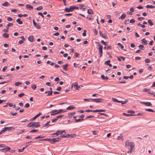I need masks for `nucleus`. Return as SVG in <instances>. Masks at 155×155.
Masks as SVG:
<instances>
[{
    "instance_id": "cd10ccee",
    "label": "nucleus",
    "mask_w": 155,
    "mask_h": 155,
    "mask_svg": "<svg viewBox=\"0 0 155 155\" xmlns=\"http://www.w3.org/2000/svg\"><path fill=\"white\" fill-rule=\"evenodd\" d=\"M4 149L5 150V152L7 151L10 150H11V148L9 147H7L4 148Z\"/></svg>"
},
{
    "instance_id": "9b49d317",
    "label": "nucleus",
    "mask_w": 155,
    "mask_h": 155,
    "mask_svg": "<svg viewBox=\"0 0 155 155\" xmlns=\"http://www.w3.org/2000/svg\"><path fill=\"white\" fill-rule=\"evenodd\" d=\"M26 7L27 9H29L30 10H32L33 8V7L29 4L26 5Z\"/></svg>"
},
{
    "instance_id": "473e14b6",
    "label": "nucleus",
    "mask_w": 155,
    "mask_h": 155,
    "mask_svg": "<svg viewBox=\"0 0 155 155\" xmlns=\"http://www.w3.org/2000/svg\"><path fill=\"white\" fill-rule=\"evenodd\" d=\"M68 64H66L64 65L63 66V69L65 71L67 70V67H68Z\"/></svg>"
},
{
    "instance_id": "680f3d73",
    "label": "nucleus",
    "mask_w": 155,
    "mask_h": 155,
    "mask_svg": "<svg viewBox=\"0 0 155 155\" xmlns=\"http://www.w3.org/2000/svg\"><path fill=\"white\" fill-rule=\"evenodd\" d=\"M13 25V24L12 23H8V24H7V26H8V27H10L11 26H12Z\"/></svg>"
},
{
    "instance_id": "a878e982",
    "label": "nucleus",
    "mask_w": 155,
    "mask_h": 155,
    "mask_svg": "<svg viewBox=\"0 0 155 155\" xmlns=\"http://www.w3.org/2000/svg\"><path fill=\"white\" fill-rule=\"evenodd\" d=\"M112 100L114 102H117L118 103H120V101L118 100L117 99L115 98H112Z\"/></svg>"
},
{
    "instance_id": "aec40b11",
    "label": "nucleus",
    "mask_w": 155,
    "mask_h": 155,
    "mask_svg": "<svg viewBox=\"0 0 155 155\" xmlns=\"http://www.w3.org/2000/svg\"><path fill=\"white\" fill-rule=\"evenodd\" d=\"M34 26L38 29H40L41 28V27L38 23H37Z\"/></svg>"
},
{
    "instance_id": "69168bd1",
    "label": "nucleus",
    "mask_w": 155,
    "mask_h": 155,
    "mask_svg": "<svg viewBox=\"0 0 155 155\" xmlns=\"http://www.w3.org/2000/svg\"><path fill=\"white\" fill-rule=\"evenodd\" d=\"M143 19H144V18L143 17H141L138 18V21H140L143 20Z\"/></svg>"
},
{
    "instance_id": "f03ea898",
    "label": "nucleus",
    "mask_w": 155,
    "mask_h": 155,
    "mask_svg": "<svg viewBox=\"0 0 155 155\" xmlns=\"http://www.w3.org/2000/svg\"><path fill=\"white\" fill-rule=\"evenodd\" d=\"M39 122H31L29 124H28L27 126L28 127H31L33 126L34 128H36L38 127H39L40 125L39 124Z\"/></svg>"
},
{
    "instance_id": "864d4df0",
    "label": "nucleus",
    "mask_w": 155,
    "mask_h": 155,
    "mask_svg": "<svg viewBox=\"0 0 155 155\" xmlns=\"http://www.w3.org/2000/svg\"><path fill=\"white\" fill-rule=\"evenodd\" d=\"M143 91H145V92H149V91H150V90L149 89H147V88H144L143 90Z\"/></svg>"
},
{
    "instance_id": "a18cd8bd",
    "label": "nucleus",
    "mask_w": 155,
    "mask_h": 155,
    "mask_svg": "<svg viewBox=\"0 0 155 155\" xmlns=\"http://www.w3.org/2000/svg\"><path fill=\"white\" fill-rule=\"evenodd\" d=\"M127 113H128L134 114V111L132 110H128L127 111Z\"/></svg>"
},
{
    "instance_id": "6e6552de",
    "label": "nucleus",
    "mask_w": 155,
    "mask_h": 155,
    "mask_svg": "<svg viewBox=\"0 0 155 155\" xmlns=\"http://www.w3.org/2000/svg\"><path fill=\"white\" fill-rule=\"evenodd\" d=\"M74 10V8L72 7V6H71L68 8H66L64 9V11L69 12H72Z\"/></svg>"
},
{
    "instance_id": "ddd939ff",
    "label": "nucleus",
    "mask_w": 155,
    "mask_h": 155,
    "mask_svg": "<svg viewBox=\"0 0 155 155\" xmlns=\"http://www.w3.org/2000/svg\"><path fill=\"white\" fill-rule=\"evenodd\" d=\"M76 83V84H74V85H73L74 83L72 84L71 87H72L73 86H74V87H76V89L77 90H78L80 88V86L79 85H78L77 83Z\"/></svg>"
},
{
    "instance_id": "9d476101",
    "label": "nucleus",
    "mask_w": 155,
    "mask_h": 155,
    "mask_svg": "<svg viewBox=\"0 0 155 155\" xmlns=\"http://www.w3.org/2000/svg\"><path fill=\"white\" fill-rule=\"evenodd\" d=\"M99 33H100V36H101L102 38H107V35L106 34L104 33V34H102V32L101 31H99Z\"/></svg>"
},
{
    "instance_id": "2f4dec72",
    "label": "nucleus",
    "mask_w": 155,
    "mask_h": 155,
    "mask_svg": "<svg viewBox=\"0 0 155 155\" xmlns=\"http://www.w3.org/2000/svg\"><path fill=\"white\" fill-rule=\"evenodd\" d=\"M43 9V7L41 6H39L36 8V9L37 10H40Z\"/></svg>"
},
{
    "instance_id": "4be33fe9",
    "label": "nucleus",
    "mask_w": 155,
    "mask_h": 155,
    "mask_svg": "<svg viewBox=\"0 0 155 155\" xmlns=\"http://www.w3.org/2000/svg\"><path fill=\"white\" fill-rule=\"evenodd\" d=\"M16 22H17L19 24H22L23 23L22 21H21L20 18H18L16 20Z\"/></svg>"
},
{
    "instance_id": "b1692460",
    "label": "nucleus",
    "mask_w": 155,
    "mask_h": 155,
    "mask_svg": "<svg viewBox=\"0 0 155 155\" xmlns=\"http://www.w3.org/2000/svg\"><path fill=\"white\" fill-rule=\"evenodd\" d=\"M123 115L127 116H136L135 114H127L125 113H123Z\"/></svg>"
},
{
    "instance_id": "dca6fc26",
    "label": "nucleus",
    "mask_w": 155,
    "mask_h": 155,
    "mask_svg": "<svg viewBox=\"0 0 155 155\" xmlns=\"http://www.w3.org/2000/svg\"><path fill=\"white\" fill-rule=\"evenodd\" d=\"M142 43L144 45H147V40L145 38H143L142 39Z\"/></svg>"
},
{
    "instance_id": "72a5a7b5",
    "label": "nucleus",
    "mask_w": 155,
    "mask_h": 155,
    "mask_svg": "<svg viewBox=\"0 0 155 155\" xmlns=\"http://www.w3.org/2000/svg\"><path fill=\"white\" fill-rule=\"evenodd\" d=\"M117 45L118 46H120V48L122 49H123L124 48V46L122 45L120 43H118Z\"/></svg>"
},
{
    "instance_id": "79ce46f5",
    "label": "nucleus",
    "mask_w": 155,
    "mask_h": 155,
    "mask_svg": "<svg viewBox=\"0 0 155 155\" xmlns=\"http://www.w3.org/2000/svg\"><path fill=\"white\" fill-rule=\"evenodd\" d=\"M25 95V94L24 93H21V94H19L18 95V96L19 97H21L24 96Z\"/></svg>"
},
{
    "instance_id": "3c124183",
    "label": "nucleus",
    "mask_w": 155,
    "mask_h": 155,
    "mask_svg": "<svg viewBox=\"0 0 155 155\" xmlns=\"http://www.w3.org/2000/svg\"><path fill=\"white\" fill-rule=\"evenodd\" d=\"M135 21L134 19H132L130 20V23H134Z\"/></svg>"
},
{
    "instance_id": "1a4fd4ad",
    "label": "nucleus",
    "mask_w": 155,
    "mask_h": 155,
    "mask_svg": "<svg viewBox=\"0 0 155 155\" xmlns=\"http://www.w3.org/2000/svg\"><path fill=\"white\" fill-rule=\"evenodd\" d=\"M140 103L141 104H144L145 105L147 106H151V104L150 102H142L141 101L140 102Z\"/></svg>"
},
{
    "instance_id": "bb28decb",
    "label": "nucleus",
    "mask_w": 155,
    "mask_h": 155,
    "mask_svg": "<svg viewBox=\"0 0 155 155\" xmlns=\"http://www.w3.org/2000/svg\"><path fill=\"white\" fill-rule=\"evenodd\" d=\"M139 47L140 49L142 50H144L145 49L144 46L143 45H140L139 46Z\"/></svg>"
},
{
    "instance_id": "58836bf2",
    "label": "nucleus",
    "mask_w": 155,
    "mask_h": 155,
    "mask_svg": "<svg viewBox=\"0 0 155 155\" xmlns=\"http://www.w3.org/2000/svg\"><path fill=\"white\" fill-rule=\"evenodd\" d=\"M145 62L146 63H149L150 62V60L148 58H146L145 59Z\"/></svg>"
},
{
    "instance_id": "09e8293b",
    "label": "nucleus",
    "mask_w": 155,
    "mask_h": 155,
    "mask_svg": "<svg viewBox=\"0 0 155 155\" xmlns=\"http://www.w3.org/2000/svg\"><path fill=\"white\" fill-rule=\"evenodd\" d=\"M86 31L85 30H84V32L82 34V35L83 36H86Z\"/></svg>"
},
{
    "instance_id": "f8f14e48",
    "label": "nucleus",
    "mask_w": 155,
    "mask_h": 155,
    "mask_svg": "<svg viewBox=\"0 0 155 155\" xmlns=\"http://www.w3.org/2000/svg\"><path fill=\"white\" fill-rule=\"evenodd\" d=\"M52 92H53L52 91H46L45 92V93L46 94H48L47 95V96H48L51 95L52 94Z\"/></svg>"
},
{
    "instance_id": "f257e3e1",
    "label": "nucleus",
    "mask_w": 155,
    "mask_h": 155,
    "mask_svg": "<svg viewBox=\"0 0 155 155\" xmlns=\"http://www.w3.org/2000/svg\"><path fill=\"white\" fill-rule=\"evenodd\" d=\"M125 146L130 147V150L128 151V152L129 153L130 152V153H132L133 150H134V143L132 142H129L128 140H127L125 142Z\"/></svg>"
},
{
    "instance_id": "bf43d9fd",
    "label": "nucleus",
    "mask_w": 155,
    "mask_h": 155,
    "mask_svg": "<svg viewBox=\"0 0 155 155\" xmlns=\"http://www.w3.org/2000/svg\"><path fill=\"white\" fill-rule=\"evenodd\" d=\"M74 56H75V57H76V58L78 56L79 53H77L76 52H75L74 53Z\"/></svg>"
},
{
    "instance_id": "4468645a",
    "label": "nucleus",
    "mask_w": 155,
    "mask_h": 155,
    "mask_svg": "<svg viewBox=\"0 0 155 155\" xmlns=\"http://www.w3.org/2000/svg\"><path fill=\"white\" fill-rule=\"evenodd\" d=\"M28 40L30 42L33 41L34 37L33 36L30 35L28 37Z\"/></svg>"
},
{
    "instance_id": "6e6d98bb",
    "label": "nucleus",
    "mask_w": 155,
    "mask_h": 155,
    "mask_svg": "<svg viewBox=\"0 0 155 155\" xmlns=\"http://www.w3.org/2000/svg\"><path fill=\"white\" fill-rule=\"evenodd\" d=\"M7 66H5L3 68L2 70V71H4V72L5 71V70L7 69Z\"/></svg>"
},
{
    "instance_id": "a211bd4d",
    "label": "nucleus",
    "mask_w": 155,
    "mask_h": 155,
    "mask_svg": "<svg viewBox=\"0 0 155 155\" xmlns=\"http://www.w3.org/2000/svg\"><path fill=\"white\" fill-rule=\"evenodd\" d=\"M75 107H73V106L72 105H71L68 107L66 109L67 110H70L71 109H74L75 108Z\"/></svg>"
},
{
    "instance_id": "c03bdc74",
    "label": "nucleus",
    "mask_w": 155,
    "mask_h": 155,
    "mask_svg": "<svg viewBox=\"0 0 155 155\" xmlns=\"http://www.w3.org/2000/svg\"><path fill=\"white\" fill-rule=\"evenodd\" d=\"M63 112V111L61 109H59L58 110V111H57V112L56 113V114H58L61 113V112Z\"/></svg>"
},
{
    "instance_id": "39448f33",
    "label": "nucleus",
    "mask_w": 155,
    "mask_h": 155,
    "mask_svg": "<svg viewBox=\"0 0 155 155\" xmlns=\"http://www.w3.org/2000/svg\"><path fill=\"white\" fill-rule=\"evenodd\" d=\"M63 133H66V132L64 130H62V131L58 130L56 131V133H55L52 134V135H56L55 136H53V137H58V135L59 134H61Z\"/></svg>"
},
{
    "instance_id": "20e7f679",
    "label": "nucleus",
    "mask_w": 155,
    "mask_h": 155,
    "mask_svg": "<svg viewBox=\"0 0 155 155\" xmlns=\"http://www.w3.org/2000/svg\"><path fill=\"white\" fill-rule=\"evenodd\" d=\"M50 139V142L52 144H54L55 142H58L61 140V139L59 137L55 138H53Z\"/></svg>"
},
{
    "instance_id": "c9c22d12",
    "label": "nucleus",
    "mask_w": 155,
    "mask_h": 155,
    "mask_svg": "<svg viewBox=\"0 0 155 155\" xmlns=\"http://www.w3.org/2000/svg\"><path fill=\"white\" fill-rule=\"evenodd\" d=\"M22 83L19 82H17L15 83V85L16 86H18L19 85L21 84Z\"/></svg>"
},
{
    "instance_id": "49530a36",
    "label": "nucleus",
    "mask_w": 155,
    "mask_h": 155,
    "mask_svg": "<svg viewBox=\"0 0 155 155\" xmlns=\"http://www.w3.org/2000/svg\"><path fill=\"white\" fill-rule=\"evenodd\" d=\"M30 106V104L29 103H26L25 105V107L26 108H28Z\"/></svg>"
},
{
    "instance_id": "0eeeda50",
    "label": "nucleus",
    "mask_w": 155,
    "mask_h": 155,
    "mask_svg": "<svg viewBox=\"0 0 155 155\" xmlns=\"http://www.w3.org/2000/svg\"><path fill=\"white\" fill-rule=\"evenodd\" d=\"M90 100H92L93 102H94L97 103H99L102 102L103 99L101 98H97V99H90Z\"/></svg>"
},
{
    "instance_id": "412c9836",
    "label": "nucleus",
    "mask_w": 155,
    "mask_h": 155,
    "mask_svg": "<svg viewBox=\"0 0 155 155\" xmlns=\"http://www.w3.org/2000/svg\"><path fill=\"white\" fill-rule=\"evenodd\" d=\"M2 5L4 6H8L9 5V4L7 2H5L2 4Z\"/></svg>"
},
{
    "instance_id": "6ab92c4d",
    "label": "nucleus",
    "mask_w": 155,
    "mask_h": 155,
    "mask_svg": "<svg viewBox=\"0 0 155 155\" xmlns=\"http://www.w3.org/2000/svg\"><path fill=\"white\" fill-rule=\"evenodd\" d=\"M126 17V15L125 14H123L119 18V19L120 18L122 20H123L124 19L125 17Z\"/></svg>"
},
{
    "instance_id": "0e129e2a",
    "label": "nucleus",
    "mask_w": 155,
    "mask_h": 155,
    "mask_svg": "<svg viewBox=\"0 0 155 155\" xmlns=\"http://www.w3.org/2000/svg\"><path fill=\"white\" fill-rule=\"evenodd\" d=\"M31 87L34 90L36 88V87L35 85H34L31 86Z\"/></svg>"
},
{
    "instance_id": "c756f323",
    "label": "nucleus",
    "mask_w": 155,
    "mask_h": 155,
    "mask_svg": "<svg viewBox=\"0 0 155 155\" xmlns=\"http://www.w3.org/2000/svg\"><path fill=\"white\" fill-rule=\"evenodd\" d=\"M3 36L5 38H7L9 37V34L4 33L3 34Z\"/></svg>"
},
{
    "instance_id": "c85d7f7f",
    "label": "nucleus",
    "mask_w": 155,
    "mask_h": 155,
    "mask_svg": "<svg viewBox=\"0 0 155 155\" xmlns=\"http://www.w3.org/2000/svg\"><path fill=\"white\" fill-rule=\"evenodd\" d=\"M145 110L149 112H155V111H154L153 110L151 109H145Z\"/></svg>"
},
{
    "instance_id": "ea45409f",
    "label": "nucleus",
    "mask_w": 155,
    "mask_h": 155,
    "mask_svg": "<svg viewBox=\"0 0 155 155\" xmlns=\"http://www.w3.org/2000/svg\"><path fill=\"white\" fill-rule=\"evenodd\" d=\"M127 100H126L124 101H120V103H121L122 104H125L127 102Z\"/></svg>"
},
{
    "instance_id": "f3484780",
    "label": "nucleus",
    "mask_w": 155,
    "mask_h": 155,
    "mask_svg": "<svg viewBox=\"0 0 155 155\" xmlns=\"http://www.w3.org/2000/svg\"><path fill=\"white\" fill-rule=\"evenodd\" d=\"M87 12L89 14H93L94 13L93 11L91 9H88Z\"/></svg>"
},
{
    "instance_id": "7c9ffc66",
    "label": "nucleus",
    "mask_w": 155,
    "mask_h": 155,
    "mask_svg": "<svg viewBox=\"0 0 155 155\" xmlns=\"http://www.w3.org/2000/svg\"><path fill=\"white\" fill-rule=\"evenodd\" d=\"M146 8H155V6H152V5H146Z\"/></svg>"
},
{
    "instance_id": "8fccbe9b",
    "label": "nucleus",
    "mask_w": 155,
    "mask_h": 155,
    "mask_svg": "<svg viewBox=\"0 0 155 155\" xmlns=\"http://www.w3.org/2000/svg\"><path fill=\"white\" fill-rule=\"evenodd\" d=\"M38 130H35V129H33L31 130L30 132L31 133H33V132H35L37 131Z\"/></svg>"
},
{
    "instance_id": "423d86ee",
    "label": "nucleus",
    "mask_w": 155,
    "mask_h": 155,
    "mask_svg": "<svg viewBox=\"0 0 155 155\" xmlns=\"http://www.w3.org/2000/svg\"><path fill=\"white\" fill-rule=\"evenodd\" d=\"M99 44V48H98V52L99 54H100V57H101L102 56L103 51H102V48L103 46L102 45H100Z\"/></svg>"
},
{
    "instance_id": "e2e57ef3",
    "label": "nucleus",
    "mask_w": 155,
    "mask_h": 155,
    "mask_svg": "<svg viewBox=\"0 0 155 155\" xmlns=\"http://www.w3.org/2000/svg\"><path fill=\"white\" fill-rule=\"evenodd\" d=\"M38 15H41L42 18L44 17V16L43 15V14L40 12H39L38 13Z\"/></svg>"
},
{
    "instance_id": "e433bc0d",
    "label": "nucleus",
    "mask_w": 155,
    "mask_h": 155,
    "mask_svg": "<svg viewBox=\"0 0 155 155\" xmlns=\"http://www.w3.org/2000/svg\"><path fill=\"white\" fill-rule=\"evenodd\" d=\"M75 112H71V113H70L68 114V116H73L75 115Z\"/></svg>"
},
{
    "instance_id": "5fc2aeb1",
    "label": "nucleus",
    "mask_w": 155,
    "mask_h": 155,
    "mask_svg": "<svg viewBox=\"0 0 155 155\" xmlns=\"http://www.w3.org/2000/svg\"><path fill=\"white\" fill-rule=\"evenodd\" d=\"M50 123V121L47 122L46 123L44 124V125L43 126V127H45L48 125L49 123Z\"/></svg>"
},
{
    "instance_id": "2eb2a0df",
    "label": "nucleus",
    "mask_w": 155,
    "mask_h": 155,
    "mask_svg": "<svg viewBox=\"0 0 155 155\" xmlns=\"http://www.w3.org/2000/svg\"><path fill=\"white\" fill-rule=\"evenodd\" d=\"M67 135H69L68 137H66V138H69L70 137H71L72 138L74 137L76 135L75 134H67Z\"/></svg>"
},
{
    "instance_id": "4c0bfd02",
    "label": "nucleus",
    "mask_w": 155,
    "mask_h": 155,
    "mask_svg": "<svg viewBox=\"0 0 155 155\" xmlns=\"http://www.w3.org/2000/svg\"><path fill=\"white\" fill-rule=\"evenodd\" d=\"M44 137H44V136L40 135V136H38L37 137H35L34 138L35 139H38V138H44Z\"/></svg>"
},
{
    "instance_id": "603ef678",
    "label": "nucleus",
    "mask_w": 155,
    "mask_h": 155,
    "mask_svg": "<svg viewBox=\"0 0 155 155\" xmlns=\"http://www.w3.org/2000/svg\"><path fill=\"white\" fill-rule=\"evenodd\" d=\"M83 120H84L83 119H75V122H79V121H81Z\"/></svg>"
},
{
    "instance_id": "13d9d810",
    "label": "nucleus",
    "mask_w": 155,
    "mask_h": 155,
    "mask_svg": "<svg viewBox=\"0 0 155 155\" xmlns=\"http://www.w3.org/2000/svg\"><path fill=\"white\" fill-rule=\"evenodd\" d=\"M10 114H12V116H14L16 115L17 114V113H13V112L12 111L10 112Z\"/></svg>"
},
{
    "instance_id": "37998d69",
    "label": "nucleus",
    "mask_w": 155,
    "mask_h": 155,
    "mask_svg": "<svg viewBox=\"0 0 155 155\" xmlns=\"http://www.w3.org/2000/svg\"><path fill=\"white\" fill-rule=\"evenodd\" d=\"M84 5H80V8L81 10H82V11H84L85 9V8H83V7H82Z\"/></svg>"
},
{
    "instance_id": "de8ad7c7",
    "label": "nucleus",
    "mask_w": 155,
    "mask_h": 155,
    "mask_svg": "<svg viewBox=\"0 0 155 155\" xmlns=\"http://www.w3.org/2000/svg\"><path fill=\"white\" fill-rule=\"evenodd\" d=\"M110 62V60H108L105 62V64L107 65H108Z\"/></svg>"
},
{
    "instance_id": "4d7b16f0",
    "label": "nucleus",
    "mask_w": 155,
    "mask_h": 155,
    "mask_svg": "<svg viewBox=\"0 0 155 155\" xmlns=\"http://www.w3.org/2000/svg\"><path fill=\"white\" fill-rule=\"evenodd\" d=\"M12 18L10 17H9L7 18V20L9 21H12Z\"/></svg>"
},
{
    "instance_id": "a19ab883",
    "label": "nucleus",
    "mask_w": 155,
    "mask_h": 155,
    "mask_svg": "<svg viewBox=\"0 0 155 155\" xmlns=\"http://www.w3.org/2000/svg\"><path fill=\"white\" fill-rule=\"evenodd\" d=\"M31 143V141H30V142H28L27 143H26L25 144V147H28V146H29L30 145V143Z\"/></svg>"
},
{
    "instance_id": "7ed1b4c3",
    "label": "nucleus",
    "mask_w": 155,
    "mask_h": 155,
    "mask_svg": "<svg viewBox=\"0 0 155 155\" xmlns=\"http://www.w3.org/2000/svg\"><path fill=\"white\" fill-rule=\"evenodd\" d=\"M15 130V128L14 127H5L3 129V130H1V131L2 132V133L3 132H4L7 130H8L9 131V130Z\"/></svg>"
},
{
    "instance_id": "774afa93",
    "label": "nucleus",
    "mask_w": 155,
    "mask_h": 155,
    "mask_svg": "<svg viewBox=\"0 0 155 155\" xmlns=\"http://www.w3.org/2000/svg\"><path fill=\"white\" fill-rule=\"evenodd\" d=\"M141 58L139 57H135V59L137 60H138L140 59Z\"/></svg>"
},
{
    "instance_id": "393cba45",
    "label": "nucleus",
    "mask_w": 155,
    "mask_h": 155,
    "mask_svg": "<svg viewBox=\"0 0 155 155\" xmlns=\"http://www.w3.org/2000/svg\"><path fill=\"white\" fill-rule=\"evenodd\" d=\"M148 22L149 23V24L150 26H152L153 25V23L150 20H148Z\"/></svg>"
},
{
    "instance_id": "338daca9",
    "label": "nucleus",
    "mask_w": 155,
    "mask_h": 155,
    "mask_svg": "<svg viewBox=\"0 0 155 155\" xmlns=\"http://www.w3.org/2000/svg\"><path fill=\"white\" fill-rule=\"evenodd\" d=\"M154 93V92L152 91H151L150 90V91H149L148 92V93L151 94H153Z\"/></svg>"
},
{
    "instance_id": "052dcab7",
    "label": "nucleus",
    "mask_w": 155,
    "mask_h": 155,
    "mask_svg": "<svg viewBox=\"0 0 155 155\" xmlns=\"http://www.w3.org/2000/svg\"><path fill=\"white\" fill-rule=\"evenodd\" d=\"M68 136H69V135H67L66 136H64L63 134H62L61 136V137H68Z\"/></svg>"
},
{
    "instance_id": "f704fd0d",
    "label": "nucleus",
    "mask_w": 155,
    "mask_h": 155,
    "mask_svg": "<svg viewBox=\"0 0 155 155\" xmlns=\"http://www.w3.org/2000/svg\"><path fill=\"white\" fill-rule=\"evenodd\" d=\"M39 141H50V139H40L39 140Z\"/></svg>"
},
{
    "instance_id": "5701e85b",
    "label": "nucleus",
    "mask_w": 155,
    "mask_h": 155,
    "mask_svg": "<svg viewBox=\"0 0 155 155\" xmlns=\"http://www.w3.org/2000/svg\"><path fill=\"white\" fill-rule=\"evenodd\" d=\"M101 77L103 80H107L108 78L107 77H105L104 75H101Z\"/></svg>"
}]
</instances>
